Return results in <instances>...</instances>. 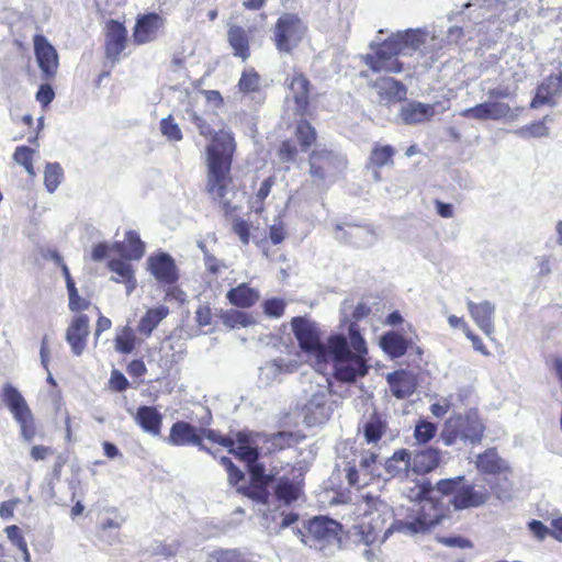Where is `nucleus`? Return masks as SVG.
Here are the masks:
<instances>
[{"mask_svg":"<svg viewBox=\"0 0 562 562\" xmlns=\"http://www.w3.org/2000/svg\"><path fill=\"white\" fill-rule=\"evenodd\" d=\"M428 490L418 486L416 501L409 502L405 513H397L394 518L392 508L379 497L367 495L363 497L366 508L364 516L368 521L363 524L367 529L366 543H373L378 539L381 542L394 532L404 536L424 533L440 521V514L432 502L426 497Z\"/></svg>","mask_w":562,"mask_h":562,"instance_id":"nucleus-1","label":"nucleus"},{"mask_svg":"<svg viewBox=\"0 0 562 562\" xmlns=\"http://www.w3.org/2000/svg\"><path fill=\"white\" fill-rule=\"evenodd\" d=\"M164 26L165 20L157 13L138 16L133 32L134 42L143 45L155 41Z\"/></svg>","mask_w":562,"mask_h":562,"instance_id":"nucleus-17","label":"nucleus"},{"mask_svg":"<svg viewBox=\"0 0 562 562\" xmlns=\"http://www.w3.org/2000/svg\"><path fill=\"white\" fill-rule=\"evenodd\" d=\"M485 110L486 109H485L484 102H483V103L476 104L473 108L464 109L459 114L461 116L468 117V119H474V120H479V121H486L487 117H486V111Z\"/></svg>","mask_w":562,"mask_h":562,"instance_id":"nucleus-62","label":"nucleus"},{"mask_svg":"<svg viewBox=\"0 0 562 562\" xmlns=\"http://www.w3.org/2000/svg\"><path fill=\"white\" fill-rule=\"evenodd\" d=\"M280 528L292 527L293 533L311 549L322 552L324 555H331L340 548L341 525L328 517H315L304 525V530L293 527L299 521L295 513L280 514Z\"/></svg>","mask_w":562,"mask_h":562,"instance_id":"nucleus-4","label":"nucleus"},{"mask_svg":"<svg viewBox=\"0 0 562 562\" xmlns=\"http://www.w3.org/2000/svg\"><path fill=\"white\" fill-rule=\"evenodd\" d=\"M3 402L20 425L21 434L26 440L35 435L34 419L32 412L21 392L10 383L2 390Z\"/></svg>","mask_w":562,"mask_h":562,"instance_id":"nucleus-10","label":"nucleus"},{"mask_svg":"<svg viewBox=\"0 0 562 562\" xmlns=\"http://www.w3.org/2000/svg\"><path fill=\"white\" fill-rule=\"evenodd\" d=\"M519 3V0H474L473 2H468L464 7H477L483 11L479 16L490 20L502 16L506 10L515 11Z\"/></svg>","mask_w":562,"mask_h":562,"instance_id":"nucleus-27","label":"nucleus"},{"mask_svg":"<svg viewBox=\"0 0 562 562\" xmlns=\"http://www.w3.org/2000/svg\"><path fill=\"white\" fill-rule=\"evenodd\" d=\"M345 166V158L331 150L315 149L310 156V175L319 182L334 177Z\"/></svg>","mask_w":562,"mask_h":562,"instance_id":"nucleus-12","label":"nucleus"},{"mask_svg":"<svg viewBox=\"0 0 562 562\" xmlns=\"http://www.w3.org/2000/svg\"><path fill=\"white\" fill-rule=\"evenodd\" d=\"M5 533L8 538L19 547V549H21L22 551H26V541L22 537L20 528L18 526H8L5 528Z\"/></svg>","mask_w":562,"mask_h":562,"instance_id":"nucleus-64","label":"nucleus"},{"mask_svg":"<svg viewBox=\"0 0 562 562\" xmlns=\"http://www.w3.org/2000/svg\"><path fill=\"white\" fill-rule=\"evenodd\" d=\"M216 562H247L237 550H222L215 554Z\"/></svg>","mask_w":562,"mask_h":562,"instance_id":"nucleus-61","label":"nucleus"},{"mask_svg":"<svg viewBox=\"0 0 562 562\" xmlns=\"http://www.w3.org/2000/svg\"><path fill=\"white\" fill-rule=\"evenodd\" d=\"M113 249L126 260H138L144 255L145 245L135 231H128L123 241L113 244Z\"/></svg>","mask_w":562,"mask_h":562,"instance_id":"nucleus-29","label":"nucleus"},{"mask_svg":"<svg viewBox=\"0 0 562 562\" xmlns=\"http://www.w3.org/2000/svg\"><path fill=\"white\" fill-rule=\"evenodd\" d=\"M436 487L441 494L451 496L449 502L456 510L484 506L491 498L485 484L470 482L464 476L440 480Z\"/></svg>","mask_w":562,"mask_h":562,"instance_id":"nucleus-7","label":"nucleus"},{"mask_svg":"<svg viewBox=\"0 0 562 562\" xmlns=\"http://www.w3.org/2000/svg\"><path fill=\"white\" fill-rule=\"evenodd\" d=\"M289 88L297 111H304L308 104V80L303 75H295L291 79Z\"/></svg>","mask_w":562,"mask_h":562,"instance_id":"nucleus-38","label":"nucleus"},{"mask_svg":"<svg viewBox=\"0 0 562 562\" xmlns=\"http://www.w3.org/2000/svg\"><path fill=\"white\" fill-rule=\"evenodd\" d=\"M426 37L422 30L397 32L379 45L375 55H368L366 64L373 71L400 72L402 64L396 57L412 55L426 42Z\"/></svg>","mask_w":562,"mask_h":562,"instance_id":"nucleus-5","label":"nucleus"},{"mask_svg":"<svg viewBox=\"0 0 562 562\" xmlns=\"http://www.w3.org/2000/svg\"><path fill=\"white\" fill-rule=\"evenodd\" d=\"M180 543L178 541H172L170 543H158L153 550L158 555L171 558L178 553Z\"/></svg>","mask_w":562,"mask_h":562,"instance_id":"nucleus-63","label":"nucleus"},{"mask_svg":"<svg viewBox=\"0 0 562 562\" xmlns=\"http://www.w3.org/2000/svg\"><path fill=\"white\" fill-rule=\"evenodd\" d=\"M484 432V425L475 412H469L465 415L450 417L442 430V439L447 446L456 443L458 440L464 443L475 445L481 442Z\"/></svg>","mask_w":562,"mask_h":562,"instance_id":"nucleus-8","label":"nucleus"},{"mask_svg":"<svg viewBox=\"0 0 562 562\" xmlns=\"http://www.w3.org/2000/svg\"><path fill=\"white\" fill-rule=\"evenodd\" d=\"M36 101L41 103L43 106H47L49 103L53 102L55 98V92L50 85L43 83L40 86L37 92H36Z\"/></svg>","mask_w":562,"mask_h":562,"instance_id":"nucleus-60","label":"nucleus"},{"mask_svg":"<svg viewBox=\"0 0 562 562\" xmlns=\"http://www.w3.org/2000/svg\"><path fill=\"white\" fill-rule=\"evenodd\" d=\"M183 120L191 122L199 130L201 136L212 137V143L206 146V182L205 190L210 196L226 211L234 209L229 199V186L232 183L231 169L236 143L231 132L214 130L206 119L200 115L193 106L186 108Z\"/></svg>","mask_w":562,"mask_h":562,"instance_id":"nucleus-2","label":"nucleus"},{"mask_svg":"<svg viewBox=\"0 0 562 562\" xmlns=\"http://www.w3.org/2000/svg\"><path fill=\"white\" fill-rule=\"evenodd\" d=\"M359 429L369 445L376 446L383 439H393L386 417L376 412L372 413Z\"/></svg>","mask_w":562,"mask_h":562,"instance_id":"nucleus-19","label":"nucleus"},{"mask_svg":"<svg viewBox=\"0 0 562 562\" xmlns=\"http://www.w3.org/2000/svg\"><path fill=\"white\" fill-rule=\"evenodd\" d=\"M436 106L437 104L411 101L402 106L398 115L404 124H420L429 121L436 114Z\"/></svg>","mask_w":562,"mask_h":562,"instance_id":"nucleus-22","label":"nucleus"},{"mask_svg":"<svg viewBox=\"0 0 562 562\" xmlns=\"http://www.w3.org/2000/svg\"><path fill=\"white\" fill-rule=\"evenodd\" d=\"M238 442L239 445L237 447H227L228 451L248 464L257 462L259 452L256 448H252L247 443L246 435L238 434Z\"/></svg>","mask_w":562,"mask_h":562,"instance_id":"nucleus-41","label":"nucleus"},{"mask_svg":"<svg viewBox=\"0 0 562 562\" xmlns=\"http://www.w3.org/2000/svg\"><path fill=\"white\" fill-rule=\"evenodd\" d=\"M135 423L143 431L157 437L160 435L162 414L154 406H140L134 415Z\"/></svg>","mask_w":562,"mask_h":562,"instance_id":"nucleus-25","label":"nucleus"},{"mask_svg":"<svg viewBox=\"0 0 562 562\" xmlns=\"http://www.w3.org/2000/svg\"><path fill=\"white\" fill-rule=\"evenodd\" d=\"M291 325L301 349L307 357V360L314 363L316 370L321 371L325 353L327 352L328 340L326 342H322L319 339L318 328L314 323L303 317H294Z\"/></svg>","mask_w":562,"mask_h":562,"instance_id":"nucleus-9","label":"nucleus"},{"mask_svg":"<svg viewBox=\"0 0 562 562\" xmlns=\"http://www.w3.org/2000/svg\"><path fill=\"white\" fill-rule=\"evenodd\" d=\"M148 263L151 273L159 282L171 284L177 281L178 276L176 265L171 256L168 254H160L156 257H150Z\"/></svg>","mask_w":562,"mask_h":562,"instance_id":"nucleus-24","label":"nucleus"},{"mask_svg":"<svg viewBox=\"0 0 562 562\" xmlns=\"http://www.w3.org/2000/svg\"><path fill=\"white\" fill-rule=\"evenodd\" d=\"M467 308L475 325L492 338L495 333L496 305L488 300L479 303L468 300Z\"/></svg>","mask_w":562,"mask_h":562,"instance_id":"nucleus-15","label":"nucleus"},{"mask_svg":"<svg viewBox=\"0 0 562 562\" xmlns=\"http://www.w3.org/2000/svg\"><path fill=\"white\" fill-rule=\"evenodd\" d=\"M227 299L233 305L238 307L252 306L259 300V293L257 290L249 288L246 283H243L227 292Z\"/></svg>","mask_w":562,"mask_h":562,"instance_id":"nucleus-36","label":"nucleus"},{"mask_svg":"<svg viewBox=\"0 0 562 562\" xmlns=\"http://www.w3.org/2000/svg\"><path fill=\"white\" fill-rule=\"evenodd\" d=\"M121 524L113 519H106L101 525V538L106 540L109 543H112L117 538V530L120 529Z\"/></svg>","mask_w":562,"mask_h":562,"instance_id":"nucleus-56","label":"nucleus"},{"mask_svg":"<svg viewBox=\"0 0 562 562\" xmlns=\"http://www.w3.org/2000/svg\"><path fill=\"white\" fill-rule=\"evenodd\" d=\"M225 326L229 328L248 327L255 324V319L247 313L231 310L222 315Z\"/></svg>","mask_w":562,"mask_h":562,"instance_id":"nucleus-44","label":"nucleus"},{"mask_svg":"<svg viewBox=\"0 0 562 562\" xmlns=\"http://www.w3.org/2000/svg\"><path fill=\"white\" fill-rule=\"evenodd\" d=\"M285 308V303L281 299H270L263 303L265 313L271 317H280Z\"/></svg>","mask_w":562,"mask_h":562,"instance_id":"nucleus-59","label":"nucleus"},{"mask_svg":"<svg viewBox=\"0 0 562 562\" xmlns=\"http://www.w3.org/2000/svg\"><path fill=\"white\" fill-rule=\"evenodd\" d=\"M166 442L176 447L200 443L199 428L188 422H176L170 428V432L166 438Z\"/></svg>","mask_w":562,"mask_h":562,"instance_id":"nucleus-23","label":"nucleus"},{"mask_svg":"<svg viewBox=\"0 0 562 562\" xmlns=\"http://www.w3.org/2000/svg\"><path fill=\"white\" fill-rule=\"evenodd\" d=\"M260 77L255 71H244L239 82L238 87L239 90L243 92H254L257 91L259 88Z\"/></svg>","mask_w":562,"mask_h":562,"instance_id":"nucleus-53","label":"nucleus"},{"mask_svg":"<svg viewBox=\"0 0 562 562\" xmlns=\"http://www.w3.org/2000/svg\"><path fill=\"white\" fill-rule=\"evenodd\" d=\"M439 461V451L434 448H427L416 452L411 458V467L415 473H428L438 467Z\"/></svg>","mask_w":562,"mask_h":562,"instance_id":"nucleus-31","label":"nucleus"},{"mask_svg":"<svg viewBox=\"0 0 562 562\" xmlns=\"http://www.w3.org/2000/svg\"><path fill=\"white\" fill-rule=\"evenodd\" d=\"M108 266L109 269L117 276L112 277L111 280L115 282H124L126 284V293L130 295L136 286L132 265L126 260L111 259Z\"/></svg>","mask_w":562,"mask_h":562,"instance_id":"nucleus-32","label":"nucleus"},{"mask_svg":"<svg viewBox=\"0 0 562 562\" xmlns=\"http://www.w3.org/2000/svg\"><path fill=\"white\" fill-rule=\"evenodd\" d=\"M127 41V31L125 26L116 21L110 20L106 23L105 33V54L109 59L116 61L121 53L125 49Z\"/></svg>","mask_w":562,"mask_h":562,"instance_id":"nucleus-20","label":"nucleus"},{"mask_svg":"<svg viewBox=\"0 0 562 562\" xmlns=\"http://www.w3.org/2000/svg\"><path fill=\"white\" fill-rule=\"evenodd\" d=\"M436 426L429 422H420L416 425L414 436L420 443H426L436 434Z\"/></svg>","mask_w":562,"mask_h":562,"instance_id":"nucleus-54","label":"nucleus"},{"mask_svg":"<svg viewBox=\"0 0 562 562\" xmlns=\"http://www.w3.org/2000/svg\"><path fill=\"white\" fill-rule=\"evenodd\" d=\"M367 355L366 340L357 324L351 323L348 328V338L342 335H333L328 338V348L321 370L330 364L333 376L337 381L355 383L369 371Z\"/></svg>","mask_w":562,"mask_h":562,"instance_id":"nucleus-3","label":"nucleus"},{"mask_svg":"<svg viewBox=\"0 0 562 562\" xmlns=\"http://www.w3.org/2000/svg\"><path fill=\"white\" fill-rule=\"evenodd\" d=\"M64 177L63 168L58 162H48L44 171V184L49 193H53L59 187Z\"/></svg>","mask_w":562,"mask_h":562,"instance_id":"nucleus-43","label":"nucleus"},{"mask_svg":"<svg viewBox=\"0 0 562 562\" xmlns=\"http://www.w3.org/2000/svg\"><path fill=\"white\" fill-rule=\"evenodd\" d=\"M487 120L499 121L506 117L515 119L517 113H514L512 108L504 102L499 101H486L484 102Z\"/></svg>","mask_w":562,"mask_h":562,"instance_id":"nucleus-42","label":"nucleus"},{"mask_svg":"<svg viewBox=\"0 0 562 562\" xmlns=\"http://www.w3.org/2000/svg\"><path fill=\"white\" fill-rule=\"evenodd\" d=\"M267 484L268 483L254 482L248 486L239 487L238 491L258 503L266 504L269 498V492L266 487Z\"/></svg>","mask_w":562,"mask_h":562,"instance_id":"nucleus-49","label":"nucleus"},{"mask_svg":"<svg viewBox=\"0 0 562 562\" xmlns=\"http://www.w3.org/2000/svg\"><path fill=\"white\" fill-rule=\"evenodd\" d=\"M294 366L285 362L282 358H278L266 362L259 368V381L266 385L276 381L283 372H292Z\"/></svg>","mask_w":562,"mask_h":562,"instance_id":"nucleus-35","label":"nucleus"},{"mask_svg":"<svg viewBox=\"0 0 562 562\" xmlns=\"http://www.w3.org/2000/svg\"><path fill=\"white\" fill-rule=\"evenodd\" d=\"M63 274L66 280L68 295H69V308L71 311H79L83 310L87 306V303L85 300H82L77 292V289L75 286V282L71 279L69 269L66 265H63Z\"/></svg>","mask_w":562,"mask_h":562,"instance_id":"nucleus-45","label":"nucleus"},{"mask_svg":"<svg viewBox=\"0 0 562 562\" xmlns=\"http://www.w3.org/2000/svg\"><path fill=\"white\" fill-rule=\"evenodd\" d=\"M521 138L546 137L549 135V128L544 125V121H538L529 125L521 126L513 132Z\"/></svg>","mask_w":562,"mask_h":562,"instance_id":"nucleus-47","label":"nucleus"},{"mask_svg":"<svg viewBox=\"0 0 562 562\" xmlns=\"http://www.w3.org/2000/svg\"><path fill=\"white\" fill-rule=\"evenodd\" d=\"M89 317L85 314L76 316L66 331V340L75 356L82 355L90 334Z\"/></svg>","mask_w":562,"mask_h":562,"instance_id":"nucleus-21","label":"nucleus"},{"mask_svg":"<svg viewBox=\"0 0 562 562\" xmlns=\"http://www.w3.org/2000/svg\"><path fill=\"white\" fill-rule=\"evenodd\" d=\"M328 386L316 383L311 385L308 398L303 406L304 420L310 426L325 423L329 419L331 408L327 404Z\"/></svg>","mask_w":562,"mask_h":562,"instance_id":"nucleus-13","label":"nucleus"},{"mask_svg":"<svg viewBox=\"0 0 562 562\" xmlns=\"http://www.w3.org/2000/svg\"><path fill=\"white\" fill-rule=\"evenodd\" d=\"M387 383L391 393L400 400L406 398L415 391L413 378L406 371H395L387 374Z\"/></svg>","mask_w":562,"mask_h":562,"instance_id":"nucleus-30","label":"nucleus"},{"mask_svg":"<svg viewBox=\"0 0 562 562\" xmlns=\"http://www.w3.org/2000/svg\"><path fill=\"white\" fill-rule=\"evenodd\" d=\"M160 132L170 142L182 139V132L172 115H168L160 121Z\"/></svg>","mask_w":562,"mask_h":562,"instance_id":"nucleus-50","label":"nucleus"},{"mask_svg":"<svg viewBox=\"0 0 562 562\" xmlns=\"http://www.w3.org/2000/svg\"><path fill=\"white\" fill-rule=\"evenodd\" d=\"M274 492L279 501L289 505L300 497L302 490L299 482L281 477L276 485Z\"/></svg>","mask_w":562,"mask_h":562,"instance_id":"nucleus-39","label":"nucleus"},{"mask_svg":"<svg viewBox=\"0 0 562 562\" xmlns=\"http://www.w3.org/2000/svg\"><path fill=\"white\" fill-rule=\"evenodd\" d=\"M380 347L392 359L404 356L408 350L415 352L417 356L423 355V350L419 346L395 330L386 331L380 337Z\"/></svg>","mask_w":562,"mask_h":562,"instance_id":"nucleus-16","label":"nucleus"},{"mask_svg":"<svg viewBox=\"0 0 562 562\" xmlns=\"http://www.w3.org/2000/svg\"><path fill=\"white\" fill-rule=\"evenodd\" d=\"M372 87L376 90L381 101L395 102L405 99L407 89L401 82L391 77H380Z\"/></svg>","mask_w":562,"mask_h":562,"instance_id":"nucleus-26","label":"nucleus"},{"mask_svg":"<svg viewBox=\"0 0 562 562\" xmlns=\"http://www.w3.org/2000/svg\"><path fill=\"white\" fill-rule=\"evenodd\" d=\"M516 94V88H510L509 86H498L493 89H490L486 92V95L492 101H497L499 99H510Z\"/></svg>","mask_w":562,"mask_h":562,"instance_id":"nucleus-58","label":"nucleus"},{"mask_svg":"<svg viewBox=\"0 0 562 562\" xmlns=\"http://www.w3.org/2000/svg\"><path fill=\"white\" fill-rule=\"evenodd\" d=\"M475 464L479 471L485 474L495 475L510 472L508 463L502 459L493 448L479 454Z\"/></svg>","mask_w":562,"mask_h":562,"instance_id":"nucleus-28","label":"nucleus"},{"mask_svg":"<svg viewBox=\"0 0 562 562\" xmlns=\"http://www.w3.org/2000/svg\"><path fill=\"white\" fill-rule=\"evenodd\" d=\"M393 156L394 149L390 145L374 147L370 156V161L375 167L381 168L387 165H392Z\"/></svg>","mask_w":562,"mask_h":562,"instance_id":"nucleus-48","label":"nucleus"},{"mask_svg":"<svg viewBox=\"0 0 562 562\" xmlns=\"http://www.w3.org/2000/svg\"><path fill=\"white\" fill-rule=\"evenodd\" d=\"M135 347V336L130 327H124L115 338V349L124 355L131 353Z\"/></svg>","mask_w":562,"mask_h":562,"instance_id":"nucleus-51","label":"nucleus"},{"mask_svg":"<svg viewBox=\"0 0 562 562\" xmlns=\"http://www.w3.org/2000/svg\"><path fill=\"white\" fill-rule=\"evenodd\" d=\"M411 468V454L407 450L401 449L395 451L394 454L385 460V472L391 476L405 475Z\"/></svg>","mask_w":562,"mask_h":562,"instance_id":"nucleus-37","label":"nucleus"},{"mask_svg":"<svg viewBox=\"0 0 562 562\" xmlns=\"http://www.w3.org/2000/svg\"><path fill=\"white\" fill-rule=\"evenodd\" d=\"M227 36L234 55L246 60L249 57V37L247 31L241 26L232 25Z\"/></svg>","mask_w":562,"mask_h":562,"instance_id":"nucleus-34","label":"nucleus"},{"mask_svg":"<svg viewBox=\"0 0 562 562\" xmlns=\"http://www.w3.org/2000/svg\"><path fill=\"white\" fill-rule=\"evenodd\" d=\"M306 26L292 13L282 14L274 27V43L280 52L290 53L305 35Z\"/></svg>","mask_w":562,"mask_h":562,"instance_id":"nucleus-11","label":"nucleus"},{"mask_svg":"<svg viewBox=\"0 0 562 562\" xmlns=\"http://www.w3.org/2000/svg\"><path fill=\"white\" fill-rule=\"evenodd\" d=\"M368 235H371L372 237L374 235L373 231L368 227L357 225H347V228L341 225H336L335 227V238L344 243L358 244L359 239Z\"/></svg>","mask_w":562,"mask_h":562,"instance_id":"nucleus-40","label":"nucleus"},{"mask_svg":"<svg viewBox=\"0 0 562 562\" xmlns=\"http://www.w3.org/2000/svg\"><path fill=\"white\" fill-rule=\"evenodd\" d=\"M34 53L42 72V79L53 80L58 70V54L54 46L43 35L34 37Z\"/></svg>","mask_w":562,"mask_h":562,"instance_id":"nucleus-14","label":"nucleus"},{"mask_svg":"<svg viewBox=\"0 0 562 562\" xmlns=\"http://www.w3.org/2000/svg\"><path fill=\"white\" fill-rule=\"evenodd\" d=\"M337 468L345 473L351 486L367 485L374 475H381L378 470L379 456L373 451L358 453L352 446L342 442L337 447Z\"/></svg>","mask_w":562,"mask_h":562,"instance_id":"nucleus-6","label":"nucleus"},{"mask_svg":"<svg viewBox=\"0 0 562 562\" xmlns=\"http://www.w3.org/2000/svg\"><path fill=\"white\" fill-rule=\"evenodd\" d=\"M507 474H503V480L491 483V490L495 496L503 502L510 501L513 498V484L508 481Z\"/></svg>","mask_w":562,"mask_h":562,"instance_id":"nucleus-52","label":"nucleus"},{"mask_svg":"<svg viewBox=\"0 0 562 562\" xmlns=\"http://www.w3.org/2000/svg\"><path fill=\"white\" fill-rule=\"evenodd\" d=\"M295 134L304 151L307 150L316 139L315 128L304 120L297 123Z\"/></svg>","mask_w":562,"mask_h":562,"instance_id":"nucleus-46","label":"nucleus"},{"mask_svg":"<svg viewBox=\"0 0 562 562\" xmlns=\"http://www.w3.org/2000/svg\"><path fill=\"white\" fill-rule=\"evenodd\" d=\"M199 434L202 438H206L210 441L217 442L225 448L234 446V440L232 438L222 436L214 429L199 428Z\"/></svg>","mask_w":562,"mask_h":562,"instance_id":"nucleus-55","label":"nucleus"},{"mask_svg":"<svg viewBox=\"0 0 562 562\" xmlns=\"http://www.w3.org/2000/svg\"><path fill=\"white\" fill-rule=\"evenodd\" d=\"M35 150L27 146H18L13 153V160L15 164L24 167L31 162H33V156Z\"/></svg>","mask_w":562,"mask_h":562,"instance_id":"nucleus-57","label":"nucleus"},{"mask_svg":"<svg viewBox=\"0 0 562 562\" xmlns=\"http://www.w3.org/2000/svg\"><path fill=\"white\" fill-rule=\"evenodd\" d=\"M168 314L169 308L165 305L149 308L138 322L137 330L145 337H149L160 322L168 316Z\"/></svg>","mask_w":562,"mask_h":562,"instance_id":"nucleus-33","label":"nucleus"},{"mask_svg":"<svg viewBox=\"0 0 562 562\" xmlns=\"http://www.w3.org/2000/svg\"><path fill=\"white\" fill-rule=\"evenodd\" d=\"M562 94V75H551L537 88L536 94L530 103L533 109L542 105H557V99Z\"/></svg>","mask_w":562,"mask_h":562,"instance_id":"nucleus-18","label":"nucleus"}]
</instances>
